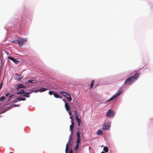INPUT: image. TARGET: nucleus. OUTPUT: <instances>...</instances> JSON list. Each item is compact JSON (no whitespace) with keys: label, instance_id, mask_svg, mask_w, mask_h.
<instances>
[{"label":"nucleus","instance_id":"4be33fe9","mask_svg":"<svg viewBox=\"0 0 153 153\" xmlns=\"http://www.w3.org/2000/svg\"><path fill=\"white\" fill-rule=\"evenodd\" d=\"M74 112H75L74 114H75V116L76 117V118H78V114L76 110H75L74 111Z\"/></svg>","mask_w":153,"mask_h":153},{"label":"nucleus","instance_id":"393cba45","mask_svg":"<svg viewBox=\"0 0 153 153\" xmlns=\"http://www.w3.org/2000/svg\"><path fill=\"white\" fill-rule=\"evenodd\" d=\"M94 80H93L91 81V85H90V88H92V87H93V84L94 83Z\"/></svg>","mask_w":153,"mask_h":153},{"label":"nucleus","instance_id":"2eb2a0df","mask_svg":"<svg viewBox=\"0 0 153 153\" xmlns=\"http://www.w3.org/2000/svg\"><path fill=\"white\" fill-rule=\"evenodd\" d=\"M80 132L79 131H78L77 132L76 135H77V139H81L80 134Z\"/></svg>","mask_w":153,"mask_h":153},{"label":"nucleus","instance_id":"bb28decb","mask_svg":"<svg viewBox=\"0 0 153 153\" xmlns=\"http://www.w3.org/2000/svg\"><path fill=\"white\" fill-rule=\"evenodd\" d=\"M81 141V139H77L76 141V143L78 144H80Z\"/></svg>","mask_w":153,"mask_h":153},{"label":"nucleus","instance_id":"0eeeda50","mask_svg":"<svg viewBox=\"0 0 153 153\" xmlns=\"http://www.w3.org/2000/svg\"><path fill=\"white\" fill-rule=\"evenodd\" d=\"M8 59H10V60L12 61L13 62H14L16 64H17L19 62V61L16 60L15 59V58L13 57H12L11 56H9L8 57Z\"/></svg>","mask_w":153,"mask_h":153},{"label":"nucleus","instance_id":"39448f33","mask_svg":"<svg viewBox=\"0 0 153 153\" xmlns=\"http://www.w3.org/2000/svg\"><path fill=\"white\" fill-rule=\"evenodd\" d=\"M114 114V111L112 110H109L106 114V115L108 117H112Z\"/></svg>","mask_w":153,"mask_h":153},{"label":"nucleus","instance_id":"2f4dec72","mask_svg":"<svg viewBox=\"0 0 153 153\" xmlns=\"http://www.w3.org/2000/svg\"><path fill=\"white\" fill-rule=\"evenodd\" d=\"M69 115L70 116H72L71 114H72V113H71V112L69 111Z\"/></svg>","mask_w":153,"mask_h":153},{"label":"nucleus","instance_id":"7ed1b4c3","mask_svg":"<svg viewBox=\"0 0 153 153\" xmlns=\"http://www.w3.org/2000/svg\"><path fill=\"white\" fill-rule=\"evenodd\" d=\"M27 40L25 39L19 38L16 40L19 47H22L25 42Z\"/></svg>","mask_w":153,"mask_h":153},{"label":"nucleus","instance_id":"4c0bfd02","mask_svg":"<svg viewBox=\"0 0 153 153\" xmlns=\"http://www.w3.org/2000/svg\"><path fill=\"white\" fill-rule=\"evenodd\" d=\"M16 76H19V74H16Z\"/></svg>","mask_w":153,"mask_h":153},{"label":"nucleus","instance_id":"ddd939ff","mask_svg":"<svg viewBox=\"0 0 153 153\" xmlns=\"http://www.w3.org/2000/svg\"><path fill=\"white\" fill-rule=\"evenodd\" d=\"M65 107L66 108V109L68 111H69V106L67 103H65Z\"/></svg>","mask_w":153,"mask_h":153},{"label":"nucleus","instance_id":"aec40b11","mask_svg":"<svg viewBox=\"0 0 153 153\" xmlns=\"http://www.w3.org/2000/svg\"><path fill=\"white\" fill-rule=\"evenodd\" d=\"M103 150H104V151L105 152H108V148L107 147H105L103 148Z\"/></svg>","mask_w":153,"mask_h":153},{"label":"nucleus","instance_id":"20e7f679","mask_svg":"<svg viewBox=\"0 0 153 153\" xmlns=\"http://www.w3.org/2000/svg\"><path fill=\"white\" fill-rule=\"evenodd\" d=\"M60 93L64 97H65L68 99V101H71L72 100V98L70 94H68L67 93L64 91H61Z\"/></svg>","mask_w":153,"mask_h":153},{"label":"nucleus","instance_id":"a211bd4d","mask_svg":"<svg viewBox=\"0 0 153 153\" xmlns=\"http://www.w3.org/2000/svg\"><path fill=\"white\" fill-rule=\"evenodd\" d=\"M79 144L76 143V146L75 147V149L76 151L77 150L79 147Z\"/></svg>","mask_w":153,"mask_h":153},{"label":"nucleus","instance_id":"1a4fd4ad","mask_svg":"<svg viewBox=\"0 0 153 153\" xmlns=\"http://www.w3.org/2000/svg\"><path fill=\"white\" fill-rule=\"evenodd\" d=\"M26 100V98H19V97H18L16 99V100H14V102H17L18 101H25Z\"/></svg>","mask_w":153,"mask_h":153},{"label":"nucleus","instance_id":"423d86ee","mask_svg":"<svg viewBox=\"0 0 153 153\" xmlns=\"http://www.w3.org/2000/svg\"><path fill=\"white\" fill-rule=\"evenodd\" d=\"M110 125L107 123L104 124L102 126V129L107 130L110 127Z\"/></svg>","mask_w":153,"mask_h":153},{"label":"nucleus","instance_id":"f3484780","mask_svg":"<svg viewBox=\"0 0 153 153\" xmlns=\"http://www.w3.org/2000/svg\"><path fill=\"white\" fill-rule=\"evenodd\" d=\"M25 93V91L24 89L21 90L20 91L16 93L17 94H22Z\"/></svg>","mask_w":153,"mask_h":153},{"label":"nucleus","instance_id":"c9c22d12","mask_svg":"<svg viewBox=\"0 0 153 153\" xmlns=\"http://www.w3.org/2000/svg\"><path fill=\"white\" fill-rule=\"evenodd\" d=\"M2 85V83L0 84V89L1 88Z\"/></svg>","mask_w":153,"mask_h":153},{"label":"nucleus","instance_id":"e433bc0d","mask_svg":"<svg viewBox=\"0 0 153 153\" xmlns=\"http://www.w3.org/2000/svg\"><path fill=\"white\" fill-rule=\"evenodd\" d=\"M22 78H19V79H18L19 80V81H20L22 79Z\"/></svg>","mask_w":153,"mask_h":153},{"label":"nucleus","instance_id":"f704fd0d","mask_svg":"<svg viewBox=\"0 0 153 153\" xmlns=\"http://www.w3.org/2000/svg\"><path fill=\"white\" fill-rule=\"evenodd\" d=\"M70 153H73V151L72 149L70 150Z\"/></svg>","mask_w":153,"mask_h":153},{"label":"nucleus","instance_id":"c85d7f7f","mask_svg":"<svg viewBox=\"0 0 153 153\" xmlns=\"http://www.w3.org/2000/svg\"><path fill=\"white\" fill-rule=\"evenodd\" d=\"M48 93L49 95H52V94H53L54 93H53V92L52 91H49L48 92Z\"/></svg>","mask_w":153,"mask_h":153},{"label":"nucleus","instance_id":"6e6552de","mask_svg":"<svg viewBox=\"0 0 153 153\" xmlns=\"http://www.w3.org/2000/svg\"><path fill=\"white\" fill-rule=\"evenodd\" d=\"M71 125L70 126V131L71 132V134L72 135L73 132V129L74 127V122L72 120H71Z\"/></svg>","mask_w":153,"mask_h":153},{"label":"nucleus","instance_id":"cd10ccee","mask_svg":"<svg viewBox=\"0 0 153 153\" xmlns=\"http://www.w3.org/2000/svg\"><path fill=\"white\" fill-rule=\"evenodd\" d=\"M13 95H10V96H9L8 97V100H10L12 98V97L13 96Z\"/></svg>","mask_w":153,"mask_h":153},{"label":"nucleus","instance_id":"a878e982","mask_svg":"<svg viewBox=\"0 0 153 153\" xmlns=\"http://www.w3.org/2000/svg\"><path fill=\"white\" fill-rule=\"evenodd\" d=\"M71 135H70V139L69 140V141L68 142V144H69V145H71Z\"/></svg>","mask_w":153,"mask_h":153},{"label":"nucleus","instance_id":"f8f14e48","mask_svg":"<svg viewBox=\"0 0 153 153\" xmlns=\"http://www.w3.org/2000/svg\"><path fill=\"white\" fill-rule=\"evenodd\" d=\"M25 94H23L22 95V96L24 97H29L30 96L29 95V94L30 93L29 92H25L24 93Z\"/></svg>","mask_w":153,"mask_h":153},{"label":"nucleus","instance_id":"f03ea898","mask_svg":"<svg viewBox=\"0 0 153 153\" xmlns=\"http://www.w3.org/2000/svg\"><path fill=\"white\" fill-rule=\"evenodd\" d=\"M123 92V90L120 89H119L117 91V93L112 96L110 99L108 100V102H109L114 100L115 98L117 97L120 94H121Z\"/></svg>","mask_w":153,"mask_h":153},{"label":"nucleus","instance_id":"dca6fc26","mask_svg":"<svg viewBox=\"0 0 153 153\" xmlns=\"http://www.w3.org/2000/svg\"><path fill=\"white\" fill-rule=\"evenodd\" d=\"M76 120H77V122L78 126H80V123H81V121L80 119L78 118H76Z\"/></svg>","mask_w":153,"mask_h":153},{"label":"nucleus","instance_id":"f257e3e1","mask_svg":"<svg viewBox=\"0 0 153 153\" xmlns=\"http://www.w3.org/2000/svg\"><path fill=\"white\" fill-rule=\"evenodd\" d=\"M140 75V73L133 74L132 75H134V76H130L127 78L125 81L124 84L127 85H131L135 80L137 79Z\"/></svg>","mask_w":153,"mask_h":153},{"label":"nucleus","instance_id":"ea45409f","mask_svg":"<svg viewBox=\"0 0 153 153\" xmlns=\"http://www.w3.org/2000/svg\"><path fill=\"white\" fill-rule=\"evenodd\" d=\"M134 72H133V73H132V74H134Z\"/></svg>","mask_w":153,"mask_h":153},{"label":"nucleus","instance_id":"9d476101","mask_svg":"<svg viewBox=\"0 0 153 153\" xmlns=\"http://www.w3.org/2000/svg\"><path fill=\"white\" fill-rule=\"evenodd\" d=\"M25 88V86H24L22 84H21L18 85L17 86L16 89L17 90H18L19 89L21 88Z\"/></svg>","mask_w":153,"mask_h":153},{"label":"nucleus","instance_id":"9b49d317","mask_svg":"<svg viewBox=\"0 0 153 153\" xmlns=\"http://www.w3.org/2000/svg\"><path fill=\"white\" fill-rule=\"evenodd\" d=\"M96 134L98 135H102L103 134L102 131L100 130H98L97 131Z\"/></svg>","mask_w":153,"mask_h":153},{"label":"nucleus","instance_id":"5701e85b","mask_svg":"<svg viewBox=\"0 0 153 153\" xmlns=\"http://www.w3.org/2000/svg\"><path fill=\"white\" fill-rule=\"evenodd\" d=\"M6 98L5 96H2L0 98V100L1 101H2L6 99Z\"/></svg>","mask_w":153,"mask_h":153},{"label":"nucleus","instance_id":"c756f323","mask_svg":"<svg viewBox=\"0 0 153 153\" xmlns=\"http://www.w3.org/2000/svg\"><path fill=\"white\" fill-rule=\"evenodd\" d=\"M10 93H7L5 94V96L7 97L9 96H10Z\"/></svg>","mask_w":153,"mask_h":153},{"label":"nucleus","instance_id":"412c9836","mask_svg":"<svg viewBox=\"0 0 153 153\" xmlns=\"http://www.w3.org/2000/svg\"><path fill=\"white\" fill-rule=\"evenodd\" d=\"M27 82L28 83H34L36 82L35 81L33 80H28L27 81Z\"/></svg>","mask_w":153,"mask_h":153},{"label":"nucleus","instance_id":"b1692460","mask_svg":"<svg viewBox=\"0 0 153 153\" xmlns=\"http://www.w3.org/2000/svg\"><path fill=\"white\" fill-rule=\"evenodd\" d=\"M53 94L54 97L56 98H58L59 97V96L56 93H54Z\"/></svg>","mask_w":153,"mask_h":153},{"label":"nucleus","instance_id":"473e14b6","mask_svg":"<svg viewBox=\"0 0 153 153\" xmlns=\"http://www.w3.org/2000/svg\"><path fill=\"white\" fill-rule=\"evenodd\" d=\"M70 118L71 119V120L72 121V120H73V118H72V116H71L70 117Z\"/></svg>","mask_w":153,"mask_h":153},{"label":"nucleus","instance_id":"4468645a","mask_svg":"<svg viewBox=\"0 0 153 153\" xmlns=\"http://www.w3.org/2000/svg\"><path fill=\"white\" fill-rule=\"evenodd\" d=\"M47 90V89L46 88H42L39 89V90L37 91H39L40 92H42L46 91Z\"/></svg>","mask_w":153,"mask_h":153},{"label":"nucleus","instance_id":"7c9ffc66","mask_svg":"<svg viewBox=\"0 0 153 153\" xmlns=\"http://www.w3.org/2000/svg\"><path fill=\"white\" fill-rule=\"evenodd\" d=\"M12 42H14V43H15L16 44L18 43L16 41H16H12Z\"/></svg>","mask_w":153,"mask_h":153},{"label":"nucleus","instance_id":"58836bf2","mask_svg":"<svg viewBox=\"0 0 153 153\" xmlns=\"http://www.w3.org/2000/svg\"><path fill=\"white\" fill-rule=\"evenodd\" d=\"M101 153H105L104 152H101Z\"/></svg>","mask_w":153,"mask_h":153},{"label":"nucleus","instance_id":"72a5a7b5","mask_svg":"<svg viewBox=\"0 0 153 153\" xmlns=\"http://www.w3.org/2000/svg\"><path fill=\"white\" fill-rule=\"evenodd\" d=\"M19 106V105H14V107H17V106Z\"/></svg>","mask_w":153,"mask_h":153},{"label":"nucleus","instance_id":"6ab92c4d","mask_svg":"<svg viewBox=\"0 0 153 153\" xmlns=\"http://www.w3.org/2000/svg\"><path fill=\"white\" fill-rule=\"evenodd\" d=\"M68 150H69L68 145V144L67 143L66 145V147L65 150V152L66 153L67 152V151Z\"/></svg>","mask_w":153,"mask_h":153}]
</instances>
